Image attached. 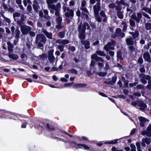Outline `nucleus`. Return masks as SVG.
<instances>
[{
	"instance_id": "obj_1",
	"label": "nucleus",
	"mask_w": 151,
	"mask_h": 151,
	"mask_svg": "<svg viewBox=\"0 0 151 151\" xmlns=\"http://www.w3.org/2000/svg\"><path fill=\"white\" fill-rule=\"evenodd\" d=\"M86 27H87V29L89 30V31H90L91 30L90 27L89 25L87 23H85L82 27L81 25V23H80L78 26V28L79 33V37L81 40H83L85 38V33Z\"/></svg>"
},
{
	"instance_id": "obj_2",
	"label": "nucleus",
	"mask_w": 151,
	"mask_h": 151,
	"mask_svg": "<svg viewBox=\"0 0 151 151\" xmlns=\"http://www.w3.org/2000/svg\"><path fill=\"white\" fill-rule=\"evenodd\" d=\"M100 4V2H98L93 7L94 16L96 20L99 22H100L101 21V19L99 15V12L101 9Z\"/></svg>"
},
{
	"instance_id": "obj_3",
	"label": "nucleus",
	"mask_w": 151,
	"mask_h": 151,
	"mask_svg": "<svg viewBox=\"0 0 151 151\" xmlns=\"http://www.w3.org/2000/svg\"><path fill=\"white\" fill-rule=\"evenodd\" d=\"M17 23L20 26V30L23 35L27 34L31 30V28L30 27L24 25L22 21H18Z\"/></svg>"
},
{
	"instance_id": "obj_4",
	"label": "nucleus",
	"mask_w": 151,
	"mask_h": 151,
	"mask_svg": "<svg viewBox=\"0 0 151 151\" xmlns=\"http://www.w3.org/2000/svg\"><path fill=\"white\" fill-rule=\"evenodd\" d=\"M71 145L74 147L78 149L83 148L85 149H89V147L86 145L81 144H77L75 142H71Z\"/></svg>"
},
{
	"instance_id": "obj_5",
	"label": "nucleus",
	"mask_w": 151,
	"mask_h": 151,
	"mask_svg": "<svg viewBox=\"0 0 151 151\" xmlns=\"http://www.w3.org/2000/svg\"><path fill=\"white\" fill-rule=\"evenodd\" d=\"M115 45V42L113 40H111L108 44L104 47V49L108 51L109 50H113L114 49V46Z\"/></svg>"
},
{
	"instance_id": "obj_6",
	"label": "nucleus",
	"mask_w": 151,
	"mask_h": 151,
	"mask_svg": "<svg viewBox=\"0 0 151 151\" xmlns=\"http://www.w3.org/2000/svg\"><path fill=\"white\" fill-rule=\"evenodd\" d=\"M142 135H146L148 137H151V124H150L147 128L146 131H142L141 133Z\"/></svg>"
},
{
	"instance_id": "obj_7",
	"label": "nucleus",
	"mask_w": 151,
	"mask_h": 151,
	"mask_svg": "<svg viewBox=\"0 0 151 151\" xmlns=\"http://www.w3.org/2000/svg\"><path fill=\"white\" fill-rule=\"evenodd\" d=\"M54 50L51 49L48 52V60L49 61L52 63H53L55 58L53 55Z\"/></svg>"
},
{
	"instance_id": "obj_8",
	"label": "nucleus",
	"mask_w": 151,
	"mask_h": 151,
	"mask_svg": "<svg viewBox=\"0 0 151 151\" xmlns=\"http://www.w3.org/2000/svg\"><path fill=\"white\" fill-rule=\"evenodd\" d=\"M142 14L139 13H137V15H133L131 18L132 19L134 20L137 23H139L142 17Z\"/></svg>"
},
{
	"instance_id": "obj_9",
	"label": "nucleus",
	"mask_w": 151,
	"mask_h": 151,
	"mask_svg": "<svg viewBox=\"0 0 151 151\" xmlns=\"http://www.w3.org/2000/svg\"><path fill=\"white\" fill-rule=\"evenodd\" d=\"M55 7L54 8H51L50 9H53L54 10L56 11L55 13V15L57 16L58 17L60 16V13L59 12L60 11L61 8L60 3H58L56 5Z\"/></svg>"
},
{
	"instance_id": "obj_10",
	"label": "nucleus",
	"mask_w": 151,
	"mask_h": 151,
	"mask_svg": "<svg viewBox=\"0 0 151 151\" xmlns=\"http://www.w3.org/2000/svg\"><path fill=\"white\" fill-rule=\"evenodd\" d=\"M138 119L140 122V125L142 127L144 126L145 124L148 122L147 119L142 116L138 117Z\"/></svg>"
},
{
	"instance_id": "obj_11",
	"label": "nucleus",
	"mask_w": 151,
	"mask_h": 151,
	"mask_svg": "<svg viewBox=\"0 0 151 151\" xmlns=\"http://www.w3.org/2000/svg\"><path fill=\"white\" fill-rule=\"evenodd\" d=\"M58 0H46L49 9L55 8L56 6L55 5L52 4L54 3L57 1Z\"/></svg>"
},
{
	"instance_id": "obj_12",
	"label": "nucleus",
	"mask_w": 151,
	"mask_h": 151,
	"mask_svg": "<svg viewBox=\"0 0 151 151\" xmlns=\"http://www.w3.org/2000/svg\"><path fill=\"white\" fill-rule=\"evenodd\" d=\"M36 38L37 42L40 40L42 42L45 43L46 40V38L42 34L38 35L37 36Z\"/></svg>"
},
{
	"instance_id": "obj_13",
	"label": "nucleus",
	"mask_w": 151,
	"mask_h": 151,
	"mask_svg": "<svg viewBox=\"0 0 151 151\" xmlns=\"http://www.w3.org/2000/svg\"><path fill=\"white\" fill-rule=\"evenodd\" d=\"M86 1L84 0H82L81 1V9L86 13H88V12L86 7Z\"/></svg>"
},
{
	"instance_id": "obj_14",
	"label": "nucleus",
	"mask_w": 151,
	"mask_h": 151,
	"mask_svg": "<svg viewBox=\"0 0 151 151\" xmlns=\"http://www.w3.org/2000/svg\"><path fill=\"white\" fill-rule=\"evenodd\" d=\"M151 139L150 138H143L142 139V146L145 147V143L147 145H149Z\"/></svg>"
},
{
	"instance_id": "obj_15",
	"label": "nucleus",
	"mask_w": 151,
	"mask_h": 151,
	"mask_svg": "<svg viewBox=\"0 0 151 151\" xmlns=\"http://www.w3.org/2000/svg\"><path fill=\"white\" fill-rule=\"evenodd\" d=\"M2 16L4 19L3 21V24L5 26L9 25L11 22L10 19L6 17L4 15L2 14Z\"/></svg>"
},
{
	"instance_id": "obj_16",
	"label": "nucleus",
	"mask_w": 151,
	"mask_h": 151,
	"mask_svg": "<svg viewBox=\"0 0 151 151\" xmlns=\"http://www.w3.org/2000/svg\"><path fill=\"white\" fill-rule=\"evenodd\" d=\"M91 59H94L96 61H100L103 62L104 61L103 59L100 57L97 56L96 54H94L91 55Z\"/></svg>"
},
{
	"instance_id": "obj_17",
	"label": "nucleus",
	"mask_w": 151,
	"mask_h": 151,
	"mask_svg": "<svg viewBox=\"0 0 151 151\" xmlns=\"http://www.w3.org/2000/svg\"><path fill=\"white\" fill-rule=\"evenodd\" d=\"M143 57L144 59L149 62H151V59L149 53L145 52L144 54Z\"/></svg>"
},
{
	"instance_id": "obj_18",
	"label": "nucleus",
	"mask_w": 151,
	"mask_h": 151,
	"mask_svg": "<svg viewBox=\"0 0 151 151\" xmlns=\"http://www.w3.org/2000/svg\"><path fill=\"white\" fill-rule=\"evenodd\" d=\"M65 15L68 17H73L74 15V12L72 9H69L65 13Z\"/></svg>"
},
{
	"instance_id": "obj_19",
	"label": "nucleus",
	"mask_w": 151,
	"mask_h": 151,
	"mask_svg": "<svg viewBox=\"0 0 151 151\" xmlns=\"http://www.w3.org/2000/svg\"><path fill=\"white\" fill-rule=\"evenodd\" d=\"M118 140H119L118 139H116L114 140L105 142H104V143L108 144H115L118 142Z\"/></svg>"
},
{
	"instance_id": "obj_20",
	"label": "nucleus",
	"mask_w": 151,
	"mask_h": 151,
	"mask_svg": "<svg viewBox=\"0 0 151 151\" xmlns=\"http://www.w3.org/2000/svg\"><path fill=\"white\" fill-rule=\"evenodd\" d=\"M99 14L101 16L104 18L103 21L105 22L107 20V18L106 15L104 11L102 10L99 13Z\"/></svg>"
},
{
	"instance_id": "obj_21",
	"label": "nucleus",
	"mask_w": 151,
	"mask_h": 151,
	"mask_svg": "<svg viewBox=\"0 0 151 151\" xmlns=\"http://www.w3.org/2000/svg\"><path fill=\"white\" fill-rule=\"evenodd\" d=\"M86 86V84H83L81 83H77L74 84L73 86V88H81Z\"/></svg>"
},
{
	"instance_id": "obj_22",
	"label": "nucleus",
	"mask_w": 151,
	"mask_h": 151,
	"mask_svg": "<svg viewBox=\"0 0 151 151\" xmlns=\"http://www.w3.org/2000/svg\"><path fill=\"white\" fill-rule=\"evenodd\" d=\"M81 42L83 44L85 45V47L86 49H88L89 48L90 46V43L88 41H83L81 40Z\"/></svg>"
},
{
	"instance_id": "obj_23",
	"label": "nucleus",
	"mask_w": 151,
	"mask_h": 151,
	"mask_svg": "<svg viewBox=\"0 0 151 151\" xmlns=\"http://www.w3.org/2000/svg\"><path fill=\"white\" fill-rule=\"evenodd\" d=\"M126 41L128 45H132L134 43L133 39L132 37L127 39L126 40Z\"/></svg>"
},
{
	"instance_id": "obj_24",
	"label": "nucleus",
	"mask_w": 151,
	"mask_h": 151,
	"mask_svg": "<svg viewBox=\"0 0 151 151\" xmlns=\"http://www.w3.org/2000/svg\"><path fill=\"white\" fill-rule=\"evenodd\" d=\"M43 32L48 38L50 39L52 38V34L51 33L48 32L45 30L43 31Z\"/></svg>"
},
{
	"instance_id": "obj_25",
	"label": "nucleus",
	"mask_w": 151,
	"mask_h": 151,
	"mask_svg": "<svg viewBox=\"0 0 151 151\" xmlns=\"http://www.w3.org/2000/svg\"><path fill=\"white\" fill-rule=\"evenodd\" d=\"M139 106L140 107V109L142 110H144L146 107L145 104L142 102H141L139 104Z\"/></svg>"
},
{
	"instance_id": "obj_26",
	"label": "nucleus",
	"mask_w": 151,
	"mask_h": 151,
	"mask_svg": "<svg viewBox=\"0 0 151 151\" xmlns=\"http://www.w3.org/2000/svg\"><path fill=\"white\" fill-rule=\"evenodd\" d=\"M8 56L9 58L13 60H16L18 58V56L16 54H9Z\"/></svg>"
},
{
	"instance_id": "obj_27",
	"label": "nucleus",
	"mask_w": 151,
	"mask_h": 151,
	"mask_svg": "<svg viewBox=\"0 0 151 151\" xmlns=\"http://www.w3.org/2000/svg\"><path fill=\"white\" fill-rule=\"evenodd\" d=\"M68 73H73L75 74H77V71L76 70L74 69H71L68 70Z\"/></svg>"
},
{
	"instance_id": "obj_28",
	"label": "nucleus",
	"mask_w": 151,
	"mask_h": 151,
	"mask_svg": "<svg viewBox=\"0 0 151 151\" xmlns=\"http://www.w3.org/2000/svg\"><path fill=\"white\" fill-rule=\"evenodd\" d=\"M33 8L35 11H37L39 8V6L38 5L37 3L35 1H34V3L33 5Z\"/></svg>"
},
{
	"instance_id": "obj_29",
	"label": "nucleus",
	"mask_w": 151,
	"mask_h": 151,
	"mask_svg": "<svg viewBox=\"0 0 151 151\" xmlns=\"http://www.w3.org/2000/svg\"><path fill=\"white\" fill-rule=\"evenodd\" d=\"M132 35L133 37L135 38L137 37L139 35V32L138 31H135L134 32H132L130 33Z\"/></svg>"
},
{
	"instance_id": "obj_30",
	"label": "nucleus",
	"mask_w": 151,
	"mask_h": 151,
	"mask_svg": "<svg viewBox=\"0 0 151 151\" xmlns=\"http://www.w3.org/2000/svg\"><path fill=\"white\" fill-rule=\"evenodd\" d=\"M96 53L97 54L101 56H104L106 54L104 52L102 51H96Z\"/></svg>"
},
{
	"instance_id": "obj_31",
	"label": "nucleus",
	"mask_w": 151,
	"mask_h": 151,
	"mask_svg": "<svg viewBox=\"0 0 151 151\" xmlns=\"http://www.w3.org/2000/svg\"><path fill=\"white\" fill-rule=\"evenodd\" d=\"M5 115L7 116H10V117H8L9 118L16 119H14V115L12 114L10 112L6 113Z\"/></svg>"
},
{
	"instance_id": "obj_32",
	"label": "nucleus",
	"mask_w": 151,
	"mask_h": 151,
	"mask_svg": "<svg viewBox=\"0 0 151 151\" xmlns=\"http://www.w3.org/2000/svg\"><path fill=\"white\" fill-rule=\"evenodd\" d=\"M116 4L119 5H120V4H123V5H125V2L123 0H121L119 1V0H117L116 1Z\"/></svg>"
},
{
	"instance_id": "obj_33",
	"label": "nucleus",
	"mask_w": 151,
	"mask_h": 151,
	"mask_svg": "<svg viewBox=\"0 0 151 151\" xmlns=\"http://www.w3.org/2000/svg\"><path fill=\"white\" fill-rule=\"evenodd\" d=\"M65 33L64 32H59L58 36L61 38H63L65 36Z\"/></svg>"
},
{
	"instance_id": "obj_34",
	"label": "nucleus",
	"mask_w": 151,
	"mask_h": 151,
	"mask_svg": "<svg viewBox=\"0 0 151 151\" xmlns=\"http://www.w3.org/2000/svg\"><path fill=\"white\" fill-rule=\"evenodd\" d=\"M16 3L19 5L21 9H23V8L22 5V1L21 0H16Z\"/></svg>"
},
{
	"instance_id": "obj_35",
	"label": "nucleus",
	"mask_w": 151,
	"mask_h": 151,
	"mask_svg": "<svg viewBox=\"0 0 151 151\" xmlns=\"http://www.w3.org/2000/svg\"><path fill=\"white\" fill-rule=\"evenodd\" d=\"M129 23L131 26L134 27L135 26V24L134 22L132 19H129Z\"/></svg>"
},
{
	"instance_id": "obj_36",
	"label": "nucleus",
	"mask_w": 151,
	"mask_h": 151,
	"mask_svg": "<svg viewBox=\"0 0 151 151\" xmlns=\"http://www.w3.org/2000/svg\"><path fill=\"white\" fill-rule=\"evenodd\" d=\"M16 35L15 37L16 38H19V35L20 33V31L19 30H16Z\"/></svg>"
},
{
	"instance_id": "obj_37",
	"label": "nucleus",
	"mask_w": 151,
	"mask_h": 151,
	"mask_svg": "<svg viewBox=\"0 0 151 151\" xmlns=\"http://www.w3.org/2000/svg\"><path fill=\"white\" fill-rule=\"evenodd\" d=\"M64 46L63 45H60L58 46V48L60 50V52L63 51Z\"/></svg>"
},
{
	"instance_id": "obj_38",
	"label": "nucleus",
	"mask_w": 151,
	"mask_h": 151,
	"mask_svg": "<svg viewBox=\"0 0 151 151\" xmlns=\"http://www.w3.org/2000/svg\"><path fill=\"white\" fill-rule=\"evenodd\" d=\"M20 15V13L19 12H16L13 14V17L14 19H15L16 18L19 17Z\"/></svg>"
},
{
	"instance_id": "obj_39",
	"label": "nucleus",
	"mask_w": 151,
	"mask_h": 151,
	"mask_svg": "<svg viewBox=\"0 0 151 151\" xmlns=\"http://www.w3.org/2000/svg\"><path fill=\"white\" fill-rule=\"evenodd\" d=\"M145 27L147 30H150L151 29V24L147 23L145 24Z\"/></svg>"
},
{
	"instance_id": "obj_40",
	"label": "nucleus",
	"mask_w": 151,
	"mask_h": 151,
	"mask_svg": "<svg viewBox=\"0 0 151 151\" xmlns=\"http://www.w3.org/2000/svg\"><path fill=\"white\" fill-rule=\"evenodd\" d=\"M130 147L131 148V150L130 151H136V147L134 145L131 144L130 145Z\"/></svg>"
},
{
	"instance_id": "obj_41",
	"label": "nucleus",
	"mask_w": 151,
	"mask_h": 151,
	"mask_svg": "<svg viewBox=\"0 0 151 151\" xmlns=\"http://www.w3.org/2000/svg\"><path fill=\"white\" fill-rule=\"evenodd\" d=\"M98 75L100 76L104 77L106 75V72H99L98 73Z\"/></svg>"
},
{
	"instance_id": "obj_42",
	"label": "nucleus",
	"mask_w": 151,
	"mask_h": 151,
	"mask_svg": "<svg viewBox=\"0 0 151 151\" xmlns=\"http://www.w3.org/2000/svg\"><path fill=\"white\" fill-rule=\"evenodd\" d=\"M57 21L58 23H61L62 21V18L60 16L58 17L57 19Z\"/></svg>"
},
{
	"instance_id": "obj_43",
	"label": "nucleus",
	"mask_w": 151,
	"mask_h": 151,
	"mask_svg": "<svg viewBox=\"0 0 151 151\" xmlns=\"http://www.w3.org/2000/svg\"><path fill=\"white\" fill-rule=\"evenodd\" d=\"M117 15L118 17L120 19H122L123 17V16L121 12H118L117 13Z\"/></svg>"
},
{
	"instance_id": "obj_44",
	"label": "nucleus",
	"mask_w": 151,
	"mask_h": 151,
	"mask_svg": "<svg viewBox=\"0 0 151 151\" xmlns=\"http://www.w3.org/2000/svg\"><path fill=\"white\" fill-rule=\"evenodd\" d=\"M23 2L24 6H27L28 3H30V1L29 0H24Z\"/></svg>"
},
{
	"instance_id": "obj_45",
	"label": "nucleus",
	"mask_w": 151,
	"mask_h": 151,
	"mask_svg": "<svg viewBox=\"0 0 151 151\" xmlns=\"http://www.w3.org/2000/svg\"><path fill=\"white\" fill-rule=\"evenodd\" d=\"M58 25L56 26V27L57 29H61L63 27L62 24L61 23H58Z\"/></svg>"
},
{
	"instance_id": "obj_46",
	"label": "nucleus",
	"mask_w": 151,
	"mask_h": 151,
	"mask_svg": "<svg viewBox=\"0 0 151 151\" xmlns=\"http://www.w3.org/2000/svg\"><path fill=\"white\" fill-rule=\"evenodd\" d=\"M63 9L64 11L65 12H66L67 11L68 12L70 9L68 7H66L64 6H63Z\"/></svg>"
},
{
	"instance_id": "obj_47",
	"label": "nucleus",
	"mask_w": 151,
	"mask_h": 151,
	"mask_svg": "<svg viewBox=\"0 0 151 151\" xmlns=\"http://www.w3.org/2000/svg\"><path fill=\"white\" fill-rule=\"evenodd\" d=\"M46 55L44 54H42L40 55L38 57V58H41L42 59L44 58L45 57Z\"/></svg>"
},
{
	"instance_id": "obj_48",
	"label": "nucleus",
	"mask_w": 151,
	"mask_h": 151,
	"mask_svg": "<svg viewBox=\"0 0 151 151\" xmlns=\"http://www.w3.org/2000/svg\"><path fill=\"white\" fill-rule=\"evenodd\" d=\"M147 88L151 89V81H149L148 82V85L147 86Z\"/></svg>"
},
{
	"instance_id": "obj_49",
	"label": "nucleus",
	"mask_w": 151,
	"mask_h": 151,
	"mask_svg": "<svg viewBox=\"0 0 151 151\" xmlns=\"http://www.w3.org/2000/svg\"><path fill=\"white\" fill-rule=\"evenodd\" d=\"M29 33L30 35L32 37L35 36V33L33 32L29 31Z\"/></svg>"
},
{
	"instance_id": "obj_50",
	"label": "nucleus",
	"mask_w": 151,
	"mask_h": 151,
	"mask_svg": "<svg viewBox=\"0 0 151 151\" xmlns=\"http://www.w3.org/2000/svg\"><path fill=\"white\" fill-rule=\"evenodd\" d=\"M98 65L99 69H101L104 66L103 64L100 63H98Z\"/></svg>"
},
{
	"instance_id": "obj_51",
	"label": "nucleus",
	"mask_w": 151,
	"mask_h": 151,
	"mask_svg": "<svg viewBox=\"0 0 151 151\" xmlns=\"http://www.w3.org/2000/svg\"><path fill=\"white\" fill-rule=\"evenodd\" d=\"M73 83V82H72L70 83H66L64 84V86L65 87H68L70 86Z\"/></svg>"
},
{
	"instance_id": "obj_52",
	"label": "nucleus",
	"mask_w": 151,
	"mask_h": 151,
	"mask_svg": "<svg viewBox=\"0 0 151 151\" xmlns=\"http://www.w3.org/2000/svg\"><path fill=\"white\" fill-rule=\"evenodd\" d=\"M69 42V41L67 40H63V44H68Z\"/></svg>"
},
{
	"instance_id": "obj_53",
	"label": "nucleus",
	"mask_w": 151,
	"mask_h": 151,
	"mask_svg": "<svg viewBox=\"0 0 151 151\" xmlns=\"http://www.w3.org/2000/svg\"><path fill=\"white\" fill-rule=\"evenodd\" d=\"M109 6L110 8L113 9L115 7V5L113 3H111L109 5Z\"/></svg>"
},
{
	"instance_id": "obj_54",
	"label": "nucleus",
	"mask_w": 151,
	"mask_h": 151,
	"mask_svg": "<svg viewBox=\"0 0 151 151\" xmlns=\"http://www.w3.org/2000/svg\"><path fill=\"white\" fill-rule=\"evenodd\" d=\"M138 62L140 64L142 63L143 62V60L142 57H139V58Z\"/></svg>"
},
{
	"instance_id": "obj_55",
	"label": "nucleus",
	"mask_w": 151,
	"mask_h": 151,
	"mask_svg": "<svg viewBox=\"0 0 151 151\" xmlns=\"http://www.w3.org/2000/svg\"><path fill=\"white\" fill-rule=\"evenodd\" d=\"M116 32L117 35H118L119 34H120L121 32V30L119 28H117L116 30Z\"/></svg>"
},
{
	"instance_id": "obj_56",
	"label": "nucleus",
	"mask_w": 151,
	"mask_h": 151,
	"mask_svg": "<svg viewBox=\"0 0 151 151\" xmlns=\"http://www.w3.org/2000/svg\"><path fill=\"white\" fill-rule=\"evenodd\" d=\"M56 42L60 44H63V40H58L56 41Z\"/></svg>"
},
{
	"instance_id": "obj_57",
	"label": "nucleus",
	"mask_w": 151,
	"mask_h": 151,
	"mask_svg": "<svg viewBox=\"0 0 151 151\" xmlns=\"http://www.w3.org/2000/svg\"><path fill=\"white\" fill-rule=\"evenodd\" d=\"M142 15L144 16L146 18H147L149 19H150V17L147 14H146L145 13H142Z\"/></svg>"
},
{
	"instance_id": "obj_58",
	"label": "nucleus",
	"mask_w": 151,
	"mask_h": 151,
	"mask_svg": "<svg viewBox=\"0 0 151 151\" xmlns=\"http://www.w3.org/2000/svg\"><path fill=\"white\" fill-rule=\"evenodd\" d=\"M117 57L119 58H120L121 57V52L120 50H119L117 52Z\"/></svg>"
},
{
	"instance_id": "obj_59",
	"label": "nucleus",
	"mask_w": 151,
	"mask_h": 151,
	"mask_svg": "<svg viewBox=\"0 0 151 151\" xmlns=\"http://www.w3.org/2000/svg\"><path fill=\"white\" fill-rule=\"evenodd\" d=\"M75 3L73 0L69 2V5L70 6H73L75 4Z\"/></svg>"
},
{
	"instance_id": "obj_60",
	"label": "nucleus",
	"mask_w": 151,
	"mask_h": 151,
	"mask_svg": "<svg viewBox=\"0 0 151 151\" xmlns=\"http://www.w3.org/2000/svg\"><path fill=\"white\" fill-rule=\"evenodd\" d=\"M136 145L137 147V150L140 149V143L139 142H137L136 143Z\"/></svg>"
},
{
	"instance_id": "obj_61",
	"label": "nucleus",
	"mask_w": 151,
	"mask_h": 151,
	"mask_svg": "<svg viewBox=\"0 0 151 151\" xmlns=\"http://www.w3.org/2000/svg\"><path fill=\"white\" fill-rule=\"evenodd\" d=\"M141 82L144 84H145L147 83L146 81L144 78H142L141 79Z\"/></svg>"
},
{
	"instance_id": "obj_62",
	"label": "nucleus",
	"mask_w": 151,
	"mask_h": 151,
	"mask_svg": "<svg viewBox=\"0 0 151 151\" xmlns=\"http://www.w3.org/2000/svg\"><path fill=\"white\" fill-rule=\"evenodd\" d=\"M137 84V83L136 82H134L132 83H130L129 84V86L131 87H133V86H135Z\"/></svg>"
},
{
	"instance_id": "obj_63",
	"label": "nucleus",
	"mask_w": 151,
	"mask_h": 151,
	"mask_svg": "<svg viewBox=\"0 0 151 151\" xmlns=\"http://www.w3.org/2000/svg\"><path fill=\"white\" fill-rule=\"evenodd\" d=\"M8 47H13V45L10 42H8L7 43Z\"/></svg>"
},
{
	"instance_id": "obj_64",
	"label": "nucleus",
	"mask_w": 151,
	"mask_h": 151,
	"mask_svg": "<svg viewBox=\"0 0 151 151\" xmlns=\"http://www.w3.org/2000/svg\"><path fill=\"white\" fill-rule=\"evenodd\" d=\"M118 35L121 37H123L124 36L125 34L121 32Z\"/></svg>"
}]
</instances>
